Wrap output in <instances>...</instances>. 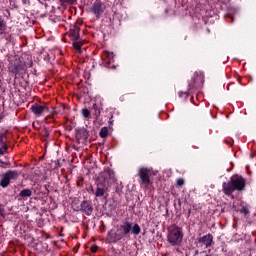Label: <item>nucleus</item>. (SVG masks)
<instances>
[{"label": "nucleus", "mask_w": 256, "mask_h": 256, "mask_svg": "<svg viewBox=\"0 0 256 256\" xmlns=\"http://www.w3.org/2000/svg\"><path fill=\"white\" fill-rule=\"evenodd\" d=\"M204 79H205V76L203 75V73L196 72L194 74V78H193L194 83H197L198 85H201V84H203V81H205Z\"/></svg>", "instance_id": "obj_15"}, {"label": "nucleus", "mask_w": 256, "mask_h": 256, "mask_svg": "<svg viewBox=\"0 0 256 256\" xmlns=\"http://www.w3.org/2000/svg\"><path fill=\"white\" fill-rule=\"evenodd\" d=\"M0 163H3V161L0 160Z\"/></svg>", "instance_id": "obj_32"}, {"label": "nucleus", "mask_w": 256, "mask_h": 256, "mask_svg": "<svg viewBox=\"0 0 256 256\" xmlns=\"http://www.w3.org/2000/svg\"><path fill=\"white\" fill-rule=\"evenodd\" d=\"M82 115L85 119H89V116L91 115V111H89V109L84 108L82 109Z\"/></svg>", "instance_id": "obj_20"}, {"label": "nucleus", "mask_w": 256, "mask_h": 256, "mask_svg": "<svg viewBox=\"0 0 256 256\" xmlns=\"http://www.w3.org/2000/svg\"><path fill=\"white\" fill-rule=\"evenodd\" d=\"M7 27V24L5 23V20L0 19V31H5Z\"/></svg>", "instance_id": "obj_26"}, {"label": "nucleus", "mask_w": 256, "mask_h": 256, "mask_svg": "<svg viewBox=\"0 0 256 256\" xmlns=\"http://www.w3.org/2000/svg\"><path fill=\"white\" fill-rule=\"evenodd\" d=\"M105 9H107V6L105 3H103V1L95 0L90 8V12L99 19V17L105 13Z\"/></svg>", "instance_id": "obj_8"}, {"label": "nucleus", "mask_w": 256, "mask_h": 256, "mask_svg": "<svg viewBox=\"0 0 256 256\" xmlns=\"http://www.w3.org/2000/svg\"><path fill=\"white\" fill-rule=\"evenodd\" d=\"M109 189V187H104L103 184L97 183V189L95 192L96 197H103L105 195V192Z\"/></svg>", "instance_id": "obj_14"}, {"label": "nucleus", "mask_w": 256, "mask_h": 256, "mask_svg": "<svg viewBox=\"0 0 256 256\" xmlns=\"http://www.w3.org/2000/svg\"><path fill=\"white\" fill-rule=\"evenodd\" d=\"M80 207V210H82L83 213H86V215H90L91 213H93V206L89 201H82Z\"/></svg>", "instance_id": "obj_13"}, {"label": "nucleus", "mask_w": 256, "mask_h": 256, "mask_svg": "<svg viewBox=\"0 0 256 256\" xmlns=\"http://www.w3.org/2000/svg\"><path fill=\"white\" fill-rule=\"evenodd\" d=\"M7 143V137H5V134L0 133V145H6Z\"/></svg>", "instance_id": "obj_21"}, {"label": "nucleus", "mask_w": 256, "mask_h": 256, "mask_svg": "<svg viewBox=\"0 0 256 256\" xmlns=\"http://www.w3.org/2000/svg\"><path fill=\"white\" fill-rule=\"evenodd\" d=\"M154 175H157L155 171L151 168H139L138 170V177H139V183L140 185H143L144 187H149V185H153V177Z\"/></svg>", "instance_id": "obj_3"}, {"label": "nucleus", "mask_w": 256, "mask_h": 256, "mask_svg": "<svg viewBox=\"0 0 256 256\" xmlns=\"http://www.w3.org/2000/svg\"><path fill=\"white\" fill-rule=\"evenodd\" d=\"M112 69H115V66H112Z\"/></svg>", "instance_id": "obj_31"}, {"label": "nucleus", "mask_w": 256, "mask_h": 256, "mask_svg": "<svg viewBox=\"0 0 256 256\" xmlns=\"http://www.w3.org/2000/svg\"><path fill=\"white\" fill-rule=\"evenodd\" d=\"M79 31H81V29L79 28V24H75L68 32L69 37H71V39L73 41H77L79 39Z\"/></svg>", "instance_id": "obj_12"}, {"label": "nucleus", "mask_w": 256, "mask_h": 256, "mask_svg": "<svg viewBox=\"0 0 256 256\" xmlns=\"http://www.w3.org/2000/svg\"><path fill=\"white\" fill-rule=\"evenodd\" d=\"M8 71L14 75H18V73L25 71V64L21 61V58L14 57L10 60Z\"/></svg>", "instance_id": "obj_6"}, {"label": "nucleus", "mask_w": 256, "mask_h": 256, "mask_svg": "<svg viewBox=\"0 0 256 256\" xmlns=\"http://www.w3.org/2000/svg\"><path fill=\"white\" fill-rule=\"evenodd\" d=\"M33 195V191L31 189H24L19 193L20 197H31Z\"/></svg>", "instance_id": "obj_17"}, {"label": "nucleus", "mask_w": 256, "mask_h": 256, "mask_svg": "<svg viewBox=\"0 0 256 256\" xmlns=\"http://www.w3.org/2000/svg\"><path fill=\"white\" fill-rule=\"evenodd\" d=\"M183 185H185V180H183V178L177 179L176 187H183Z\"/></svg>", "instance_id": "obj_25"}, {"label": "nucleus", "mask_w": 256, "mask_h": 256, "mask_svg": "<svg viewBox=\"0 0 256 256\" xmlns=\"http://www.w3.org/2000/svg\"><path fill=\"white\" fill-rule=\"evenodd\" d=\"M92 109L95 111L97 117L101 115V111L99 110V106L97 104H93Z\"/></svg>", "instance_id": "obj_24"}, {"label": "nucleus", "mask_w": 256, "mask_h": 256, "mask_svg": "<svg viewBox=\"0 0 256 256\" xmlns=\"http://www.w3.org/2000/svg\"><path fill=\"white\" fill-rule=\"evenodd\" d=\"M222 187L225 195H231L233 191H243L245 189V179L239 175L232 176L230 181L223 183Z\"/></svg>", "instance_id": "obj_2"}, {"label": "nucleus", "mask_w": 256, "mask_h": 256, "mask_svg": "<svg viewBox=\"0 0 256 256\" xmlns=\"http://www.w3.org/2000/svg\"><path fill=\"white\" fill-rule=\"evenodd\" d=\"M31 111L36 115V117H41L44 113H49V105L45 104L39 105V104H34L31 106Z\"/></svg>", "instance_id": "obj_9"}, {"label": "nucleus", "mask_w": 256, "mask_h": 256, "mask_svg": "<svg viewBox=\"0 0 256 256\" xmlns=\"http://www.w3.org/2000/svg\"><path fill=\"white\" fill-rule=\"evenodd\" d=\"M115 172L109 168L104 169L98 177V183L103 185V187H111L115 183Z\"/></svg>", "instance_id": "obj_5"}, {"label": "nucleus", "mask_w": 256, "mask_h": 256, "mask_svg": "<svg viewBox=\"0 0 256 256\" xmlns=\"http://www.w3.org/2000/svg\"><path fill=\"white\" fill-rule=\"evenodd\" d=\"M73 47L76 51H78V53H81V42H74Z\"/></svg>", "instance_id": "obj_22"}, {"label": "nucleus", "mask_w": 256, "mask_h": 256, "mask_svg": "<svg viewBox=\"0 0 256 256\" xmlns=\"http://www.w3.org/2000/svg\"><path fill=\"white\" fill-rule=\"evenodd\" d=\"M99 135L102 139H105L109 135V129L107 127L101 128Z\"/></svg>", "instance_id": "obj_18"}, {"label": "nucleus", "mask_w": 256, "mask_h": 256, "mask_svg": "<svg viewBox=\"0 0 256 256\" xmlns=\"http://www.w3.org/2000/svg\"><path fill=\"white\" fill-rule=\"evenodd\" d=\"M167 239L172 247L181 245V242L183 241V228L175 226L168 230Z\"/></svg>", "instance_id": "obj_4"}, {"label": "nucleus", "mask_w": 256, "mask_h": 256, "mask_svg": "<svg viewBox=\"0 0 256 256\" xmlns=\"http://www.w3.org/2000/svg\"><path fill=\"white\" fill-rule=\"evenodd\" d=\"M9 147L7 146V144H4L1 148H0V155H5V153H7Z\"/></svg>", "instance_id": "obj_23"}, {"label": "nucleus", "mask_w": 256, "mask_h": 256, "mask_svg": "<svg viewBox=\"0 0 256 256\" xmlns=\"http://www.w3.org/2000/svg\"><path fill=\"white\" fill-rule=\"evenodd\" d=\"M89 138V132L85 128L76 129V139L78 143H87V139Z\"/></svg>", "instance_id": "obj_10"}, {"label": "nucleus", "mask_w": 256, "mask_h": 256, "mask_svg": "<svg viewBox=\"0 0 256 256\" xmlns=\"http://www.w3.org/2000/svg\"><path fill=\"white\" fill-rule=\"evenodd\" d=\"M198 243H202L206 248H209L213 245V235L207 234L198 239Z\"/></svg>", "instance_id": "obj_11"}, {"label": "nucleus", "mask_w": 256, "mask_h": 256, "mask_svg": "<svg viewBox=\"0 0 256 256\" xmlns=\"http://www.w3.org/2000/svg\"><path fill=\"white\" fill-rule=\"evenodd\" d=\"M98 249H99V246L94 245V246L91 247V252H92V253H97V250H98Z\"/></svg>", "instance_id": "obj_28"}, {"label": "nucleus", "mask_w": 256, "mask_h": 256, "mask_svg": "<svg viewBox=\"0 0 256 256\" xmlns=\"http://www.w3.org/2000/svg\"><path fill=\"white\" fill-rule=\"evenodd\" d=\"M240 213H242V215H249V209H247V207H242Z\"/></svg>", "instance_id": "obj_27"}, {"label": "nucleus", "mask_w": 256, "mask_h": 256, "mask_svg": "<svg viewBox=\"0 0 256 256\" xmlns=\"http://www.w3.org/2000/svg\"><path fill=\"white\" fill-rule=\"evenodd\" d=\"M141 233V226L139 224H134L129 221H124L117 229L115 234L116 241H121V239H129L132 235H139Z\"/></svg>", "instance_id": "obj_1"}, {"label": "nucleus", "mask_w": 256, "mask_h": 256, "mask_svg": "<svg viewBox=\"0 0 256 256\" xmlns=\"http://www.w3.org/2000/svg\"><path fill=\"white\" fill-rule=\"evenodd\" d=\"M19 178V172L17 170H8L6 173L2 175V179L0 181L1 187H9L11 181Z\"/></svg>", "instance_id": "obj_7"}, {"label": "nucleus", "mask_w": 256, "mask_h": 256, "mask_svg": "<svg viewBox=\"0 0 256 256\" xmlns=\"http://www.w3.org/2000/svg\"><path fill=\"white\" fill-rule=\"evenodd\" d=\"M77 0H60V5H73Z\"/></svg>", "instance_id": "obj_19"}, {"label": "nucleus", "mask_w": 256, "mask_h": 256, "mask_svg": "<svg viewBox=\"0 0 256 256\" xmlns=\"http://www.w3.org/2000/svg\"><path fill=\"white\" fill-rule=\"evenodd\" d=\"M114 57H115V54H113V52H109V51L103 52V58L109 59V61L106 64V67H109V65H111V61H113Z\"/></svg>", "instance_id": "obj_16"}, {"label": "nucleus", "mask_w": 256, "mask_h": 256, "mask_svg": "<svg viewBox=\"0 0 256 256\" xmlns=\"http://www.w3.org/2000/svg\"><path fill=\"white\" fill-rule=\"evenodd\" d=\"M190 89L195 87V84H189Z\"/></svg>", "instance_id": "obj_30"}, {"label": "nucleus", "mask_w": 256, "mask_h": 256, "mask_svg": "<svg viewBox=\"0 0 256 256\" xmlns=\"http://www.w3.org/2000/svg\"><path fill=\"white\" fill-rule=\"evenodd\" d=\"M49 135H50L49 130L44 129V134H43V136L47 138V137H49Z\"/></svg>", "instance_id": "obj_29"}]
</instances>
